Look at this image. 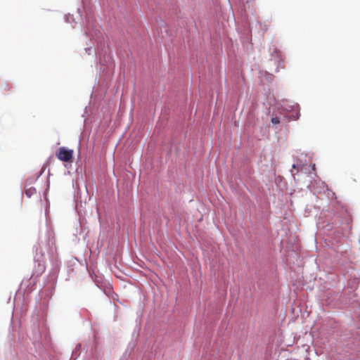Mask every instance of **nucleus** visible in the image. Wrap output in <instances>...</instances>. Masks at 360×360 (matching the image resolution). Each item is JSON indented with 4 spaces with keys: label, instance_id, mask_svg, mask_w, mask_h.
Instances as JSON below:
<instances>
[{
    "label": "nucleus",
    "instance_id": "f257e3e1",
    "mask_svg": "<svg viewBox=\"0 0 360 360\" xmlns=\"http://www.w3.org/2000/svg\"><path fill=\"white\" fill-rule=\"evenodd\" d=\"M74 155V150L65 147H60L56 153V158L63 162H68L72 161Z\"/></svg>",
    "mask_w": 360,
    "mask_h": 360
},
{
    "label": "nucleus",
    "instance_id": "f03ea898",
    "mask_svg": "<svg viewBox=\"0 0 360 360\" xmlns=\"http://www.w3.org/2000/svg\"><path fill=\"white\" fill-rule=\"evenodd\" d=\"M35 193H36V189L32 187L26 188V190H25V193L29 197H31Z\"/></svg>",
    "mask_w": 360,
    "mask_h": 360
},
{
    "label": "nucleus",
    "instance_id": "7ed1b4c3",
    "mask_svg": "<svg viewBox=\"0 0 360 360\" xmlns=\"http://www.w3.org/2000/svg\"><path fill=\"white\" fill-rule=\"evenodd\" d=\"M271 122L274 124H278L280 123V119L279 117H272L271 118Z\"/></svg>",
    "mask_w": 360,
    "mask_h": 360
}]
</instances>
